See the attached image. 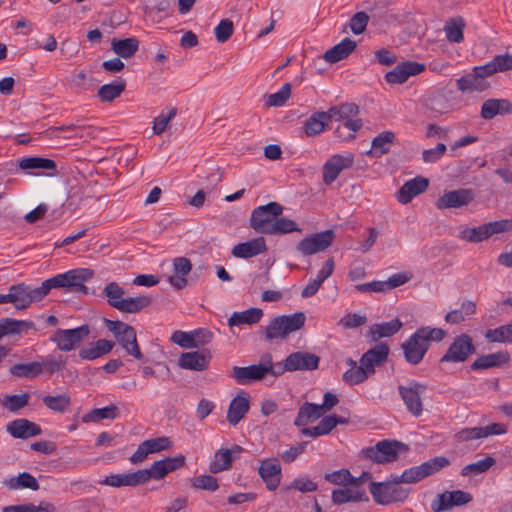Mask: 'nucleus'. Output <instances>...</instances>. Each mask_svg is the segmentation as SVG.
Wrapping results in <instances>:
<instances>
[{
	"label": "nucleus",
	"instance_id": "23",
	"mask_svg": "<svg viewBox=\"0 0 512 512\" xmlns=\"http://www.w3.org/2000/svg\"><path fill=\"white\" fill-rule=\"evenodd\" d=\"M429 185L428 179L417 176L407 182L397 192L396 198L399 203L407 204L417 195L423 193Z\"/></svg>",
	"mask_w": 512,
	"mask_h": 512
},
{
	"label": "nucleus",
	"instance_id": "3",
	"mask_svg": "<svg viewBox=\"0 0 512 512\" xmlns=\"http://www.w3.org/2000/svg\"><path fill=\"white\" fill-rule=\"evenodd\" d=\"M398 478V474H391L387 481L371 482L369 484V491L375 503L389 505L404 502L408 498L410 489L400 486L402 482Z\"/></svg>",
	"mask_w": 512,
	"mask_h": 512
},
{
	"label": "nucleus",
	"instance_id": "41",
	"mask_svg": "<svg viewBox=\"0 0 512 512\" xmlns=\"http://www.w3.org/2000/svg\"><path fill=\"white\" fill-rule=\"evenodd\" d=\"M329 122L326 111L315 112L305 121L304 132L309 137L316 136L326 129Z\"/></svg>",
	"mask_w": 512,
	"mask_h": 512
},
{
	"label": "nucleus",
	"instance_id": "13",
	"mask_svg": "<svg viewBox=\"0 0 512 512\" xmlns=\"http://www.w3.org/2000/svg\"><path fill=\"white\" fill-rule=\"evenodd\" d=\"M353 163L354 155L351 153H347L345 155H332L323 165V182L326 185L332 184L337 179L339 174L343 170L350 168L353 165Z\"/></svg>",
	"mask_w": 512,
	"mask_h": 512
},
{
	"label": "nucleus",
	"instance_id": "8",
	"mask_svg": "<svg viewBox=\"0 0 512 512\" xmlns=\"http://www.w3.org/2000/svg\"><path fill=\"white\" fill-rule=\"evenodd\" d=\"M90 330L87 325H82L73 329H57L50 338L57 349L63 352H69L78 348L81 342L89 335Z\"/></svg>",
	"mask_w": 512,
	"mask_h": 512
},
{
	"label": "nucleus",
	"instance_id": "14",
	"mask_svg": "<svg viewBox=\"0 0 512 512\" xmlns=\"http://www.w3.org/2000/svg\"><path fill=\"white\" fill-rule=\"evenodd\" d=\"M472 495L462 490L445 491L432 501L431 509L434 512H441L451 509L454 506H461L472 501Z\"/></svg>",
	"mask_w": 512,
	"mask_h": 512
},
{
	"label": "nucleus",
	"instance_id": "2",
	"mask_svg": "<svg viewBox=\"0 0 512 512\" xmlns=\"http://www.w3.org/2000/svg\"><path fill=\"white\" fill-rule=\"evenodd\" d=\"M102 294L112 308L123 313H138L152 303L151 297L145 295L125 297L124 288L117 282H109L103 288Z\"/></svg>",
	"mask_w": 512,
	"mask_h": 512
},
{
	"label": "nucleus",
	"instance_id": "38",
	"mask_svg": "<svg viewBox=\"0 0 512 512\" xmlns=\"http://www.w3.org/2000/svg\"><path fill=\"white\" fill-rule=\"evenodd\" d=\"M2 485L9 490L31 489L37 491L40 488L36 478L28 472H22L16 477L4 479Z\"/></svg>",
	"mask_w": 512,
	"mask_h": 512
},
{
	"label": "nucleus",
	"instance_id": "43",
	"mask_svg": "<svg viewBox=\"0 0 512 512\" xmlns=\"http://www.w3.org/2000/svg\"><path fill=\"white\" fill-rule=\"evenodd\" d=\"M403 324L399 319H393L390 322L373 324L369 329V336L373 341H378L383 337H390L396 334Z\"/></svg>",
	"mask_w": 512,
	"mask_h": 512
},
{
	"label": "nucleus",
	"instance_id": "36",
	"mask_svg": "<svg viewBox=\"0 0 512 512\" xmlns=\"http://www.w3.org/2000/svg\"><path fill=\"white\" fill-rule=\"evenodd\" d=\"M142 475L144 474H141L140 470L131 473L113 474L106 476L105 479L101 482V484L108 485L111 487H135L139 484H143L141 478Z\"/></svg>",
	"mask_w": 512,
	"mask_h": 512
},
{
	"label": "nucleus",
	"instance_id": "20",
	"mask_svg": "<svg viewBox=\"0 0 512 512\" xmlns=\"http://www.w3.org/2000/svg\"><path fill=\"white\" fill-rule=\"evenodd\" d=\"M173 274L167 277L169 284L176 290L184 289L187 284V276L192 270V263L186 257H176L172 263Z\"/></svg>",
	"mask_w": 512,
	"mask_h": 512
},
{
	"label": "nucleus",
	"instance_id": "54",
	"mask_svg": "<svg viewBox=\"0 0 512 512\" xmlns=\"http://www.w3.org/2000/svg\"><path fill=\"white\" fill-rule=\"evenodd\" d=\"M370 377V374L363 366V364L359 363V365L349 368L342 376V380L348 385H358L365 382Z\"/></svg>",
	"mask_w": 512,
	"mask_h": 512
},
{
	"label": "nucleus",
	"instance_id": "4",
	"mask_svg": "<svg viewBox=\"0 0 512 512\" xmlns=\"http://www.w3.org/2000/svg\"><path fill=\"white\" fill-rule=\"evenodd\" d=\"M305 320L306 316L303 312L277 316L266 326L265 339L269 342L284 339L290 333L300 330L304 326Z\"/></svg>",
	"mask_w": 512,
	"mask_h": 512
},
{
	"label": "nucleus",
	"instance_id": "22",
	"mask_svg": "<svg viewBox=\"0 0 512 512\" xmlns=\"http://www.w3.org/2000/svg\"><path fill=\"white\" fill-rule=\"evenodd\" d=\"M258 473L269 490L277 489L281 479V465L277 459L263 460L259 466Z\"/></svg>",
	"mask_w": 512,
	"mask_h": 512
},
{
	"label": "nucleus",
	"instance_id": "30",
	"mask_svg": "<svg viewBox=\"0 0 512 512\" xmlns=\"http://www.w3.org/2000/svg\"><path fill=\"white\" fill-rule=\"evenodd\" d=\"M510 361V354L507 351H498L487 355L478 357L472 364V370H483L494 367H501L508 364Z\"/></svg>",
	"mask_w": 512,
	"mask_h": 512
},
{
	"label": "nucleus",
	"instance_id": "49",
	"mask_svg": "<svg viewBox=\"0 0 512 512\" xmlns=\"http://www.w3.org/2000/svg\"><path fill=\"white\" fill-rule=\"evenodd\" d=\"M292 232H302L298 224L289 218L278 216L273 222V227L270 229L268 235H283Z\"/></svg>",
	"mask_w": 512,
	"mask_h": 512
},
{
	"label": "nucleus",
	"instance_id": "5",
	"mask_svg": "<svg viewBox=\"0 0 512 512\" xmlns=\"http://www.w3.org/2000/svg\"><path fill=\"white\" fill-rule=\"evenodd\" d=\"M407 450L408 447L399 441L381 440L375 446L363 449L361 454L374 463L385 464L397 460L399 452Z\"/></svg>",
	"mask_w": 512,
	"mask_h": 512
},
{
	"label": "nucleus",
	"instance_id": "59",
	"mask_svg": "<svg viewBox=\"0 0 512 512\" xmlns=\"http://www.w3.org/2000/svg\"><path fill=\"white\" fill-rule=\"evenodd\" d=\"M191 486L198 490L215 492L219 488L218 480L209 474H203L191 479Z\"/></svg>",
	"mask_w": 512,
	"mask_h": 512
},
{
	"label": "nucleus",
	"instance_id": "52",
	"mask_svg": "<svg viewBox=\"0 0 512 512\" xmlns=\"http://www.w3.org/2000/svg\"><path fill=\"white\" fill-rule=\"evenodd\" d=\"M326 113L329 115V119H337L345 121L351 115H357L359 113V106L354 103H342L338 106L331 107Z\"/></svg>",
	"mask_w": 512,
	"mask_h": 512
},
{
	"label": "nucleus",
	"instance_id": "10",
	"mask_svg": "<svg viewBox=\"0 0 512 512\" xmlns=\"http://www.w3.org/2000/svg\"><path fill=\"white\" fill-rule=\"evenodd\" d=\"M185 464V456L178 455L176 457H166L164 459L155 461L151 464L149 469H141L140 473L144 474L141 476L142 482L154 479L160 480L164 478L168 473L173 472Z\"/></svg>",
	"mask_w": 512,
	"mask_h": 512
},
{
	"label": "nucleus",
	"instance_id": "19",
	"mask_svg": "<svg viewBox=\"0 0 512 512\" xmlns=\"http://www.w3.org/2000/svg\"><path fill=\"white\" fill-rule=\"evenodd\" d=\"M389 352L390 348L386 343H378L362 355L359 363L363 364L370 376H372L375 374L376 367L386 362Z\"/></svg>",
	"mask_w": 512,
	"mask_h": 512
},
{
	"label": "nucleus",
	"instance_id": "37",
	"mask_svg": "<svg viewBox=\"0 0 512 512\" xmlns=\"http://www.w3.org/2000/svg\"><path fill=\"white\" fill-rule=\"evenodd\" d=\"M323 416L324 413L319 404L305 402L298 410L294 425L297 427H304L308 423L318 420Z\"/></svg>",
	"mask_w": 512,
	"mask_h": 512
},
{
	"label": "nucleus",
	"instance_id": "17",
	"mask_svg": "<svg viewBox=\"0 0 512 512\" xmlns=\"http://www.w3.org/2000/svg\"><path fill=\"white\" fill-rule=\"evenodd\" d=\"M9 289L12 295L14 307L17 310H24L33 302L42 300L41 295L38 293V287L32 289L25 283H18L10 286Z\"/></svg>",
	"mask_w": 512,
	"mask_h": 512
},
{
	"label": "nucleus",
	"instance_id": "11",
	"mask_svg": "<svg viewBox=\"0 0 512 512\" xmlns=\"http://www.w3.org/2000/svg\"><path fill=\"white\" fill-rule=\"evenodd\" d=\"M426 385L415 380L408 385H399L398 392L403 400L406 409L414 416L419 417L423 411L421 393L426 390Z\"/></svg>",
	"mask_w": 512,
	"mask_h": 512
},
{
	"label": "nucleus",
	"instance_id": "32",
	"mask_svg": "<svg viewBox=\"0 0 512 512\" xmlns=\"http://www.w3.org/2000/svg\"><path fill=\"white\" fill-rule=\"evenodd\" d=\"M356 47L357 44L354 40L350 38H344L340 43L328 49L324 53L323 58L329 63H336L346 59L356 49Z\"/></svg>",
	"mask_w": 512,
	"mask_h": 512
},
{
	"label": "nucleus",
	"instance_id": "27",
	"mask_svg": "<svg viewBox=\"0 0 512 512\" xmlns=\"http://www.w3.org/2000/svg\"><path fill=\"white\" fill-rule=\"evenodd\" d=\"M266 251V242L261 236L235 245L232 249V255L236 258L248 259Z\"/></svg>",
	"mask_w": 512,
	"mask_h": 512
},
{
	"label": "nucleus",
	"instance_id": "53",
	"mask_svg": "<svg viewBox=\"0 0 512 512\" xmlns=\"http://www.w3.org/2000/svg\"><path fill=\"white\" fill-rule=\"evenodd\" d=\"M495 464V459L491 456H486L484 459L478 460L474 463L464 466L461 470V475L464 477L475 476L486 472Z\"/></svg>",
	"mask_w": 512,
	"mask_h": 512
},
{
	"label": "nucleus",
	"instance_id": "6",
	"mask_svg": "<svg viewBox=\"0 0 512 512\" xmlns=\"http://www.w3.org/2000/svg\"><path fill=\"white\" fill-rule=\"evenodd\" d=\"M449 465L450 460L447 457L437 456L418 466L404 470L401 475H398V480L407 484L417 483Z\"/></svg>",
	"mask_w": 512,
	"mask_h": 512
},
{
	"label": "nucleus",
	"instance_id": "31",
	"mask_svg": "<svg viewBox=\"0 0 512 512\" xmlns=\"http://www.w3.org/2000/svg\"><path fill=\"white\" fill-rule=\"evenodd\" d=\"M331 500L335 505H342L348 502L368 501L369 498L365 489H354L352 486L332 491Z\"/></svg>",
	"mask_w": 512,
	"mask_h": 512
},
{
	"label": "nucleus",
	"instance_id": "9",
	"mask_svg": "<svg viewBox=\"0 0 512 512\" xmlns=\"http://www.w3.org/2000/svg\"><path fill=\"white\" fill-rule=\"evenodd\" d=\"M335 239V232L328 229L311 234L298 242L296 249L303 256H310L329 248Z\"/></svg>",
	"mask_w": 512,
	"mask_h": 512
},
{
	"label": "nucleus",
	"instance_id": "51",
	"mask_svg": "<svg viewBox=\"0 0 512 512\" xmlns=\"http://www.w3.org/2000/svg\"><path fill=\"white\" fill-rule=\"evenodd\" d=\"M30 395L23 393L20 395H4L0 399V405L10 412H17L28 405Z\"/></svg>",
	"mask_w": 512,
	"mask_h": 512
},
{
	"label": "nucleus",
	"instance_id": "1",
	"mask_svg": "<svg viewBox=\"0 0 512 512\" xmlns=\"http://www.w3.org/2000/svg\"><path fill=\"white\" fill-rule=\"evenodd\" d=\"M446 336L441 328L421 327L401 345L405 360L411 365L419 364L427 353L430 342H440Z\"/></svg>",
	"mask_w": 512,
	"mask_h": 512
},
{
	"label": "nucleus",
	"instance_id": "28",
	"mask_svg": "<svg viewBox=\"0 0 512 512\" xmlns=\"http://www.w3.org/2000/svg\"><path fill=\"white\" fill-rule=\"evenodd\" d=\"M266 375V368L257 366V364L246 367L234 366L232 368V377L241 385L262 380Z\"/></svg>",
	"mask_w": 512,
	"mask_h": 512
},
{
	"label": "nucleus",
	"instance_id": "50",
	"mask_svg": "<svg viewBox=\"0 0 512 512\" xmlns=\"http://www.w3.org/2000/svg\"><path fill=\"white\" fill-rule=\"evenodd\" d=\"M119 415L118 407L114 404L91 410L83 417V422H98L103 419H115Z\"/></svg>",
	"mask_w": 512,
	"mask_h": 512
},
{
	"label": "nucleus",
	"instance_id": "64",
	"mask_svg": "<svg viewBox=\"0 0 512 512\" xmlns=\"http://www.w3.org/2000/svg\"><path fill=\"white\" fill-rule=\"evenodd\" d=\"M234 32L233 22L229 19H223L215 27L214 33L219 43L227 42Z\"/></svg>",
	"mask_w": 512,
	"mask_h": 512
},
{
	"label": "nucleus",
	"instance_id": "33",
	"mask_svg": "<svg viewBox=\"0 0 512 512\" xmlns=\"http://www.w3.org/2000/svg\"><path fill=\"white\" fill-rule=\"evenodd\" d=\"M512 111V104L506 99H488L481 107V117L490 120L497 115L508 114Z\"/></svg>",
	"mask_w": 512,
	"mask_h": 512
},
{
	"label": "nucleus",
	"instance_id": "15",
	"mask_svg": "<svg viewBox=\"0 0 512 512\" xmlns=\"http://www.w3.org/2000/svg\"><path fill=\"white\" fill-rule=\"evenodd\" d=\"M474 199V193L471 189L461 188L445 192L436 200V207L439 210L460 208L468 205Z\"/></svg>",
	"mask_w": 512,
	"mask_h": 512
},
{
	"label": "nucleus",
	"instance_id": "21",
	"mask_svg": "<svg viewBox=\"0 0 512 512\" xmlns=\"http://www.w3.org/2000/svg\"><path fill=\"white\" fill-rule=\"evenodd\" d=\"M211 359L207 350L182 353L178 365L182 369L204 371L208 368Z\"/></svg>",
	"mask_w": 512,
	"mask_h": 512
},
{
	"label": "nucleus",
	"instance_id": "46",
	"mask_svg": "<svg viewBox=\"0 0 512 512\" xmlns=\"http://www.w3.org/2000/svg\"><path fill=\"white\" fill-rule=\"evenodd\" d=\"M126 88V82L123 79L112 83L102 85L97 92V96L102 102H112L118 98Z\"/></svg>",
	"mask_w": 512,
	"mask_h": 512
},
{
	"label": "nucleus",
	"instance_id": "18",
	"mask_svg": "<svg viewBox=\"0 0 512 512\" xmlns=\"http://www.w3.org/2000/svg\"><path fill=\"white\" fill-rule=\"evenodd\" d=\"M242 452L243 447L236 444L230 449L221 448L217 450L209 464V471L217 474L229 470L232 467L233 460L238 459Z\"/></svg>",
	"mask_w": 512,
	"mask_h": 512
},
{
	"label": "nucleus",
	"instance_id": "44",
	"mask_svg": "<svg viewBox=\"0 0 512 512\" xmlns=\"http://www.w3.org/2000/svg\"><path fill=\"white\" fill-rule=\"evenodd\" d=\"M139 41L134 37L125 39H112L111 49L112 51L121 58L127 59L138 51Z\"/></svg>",
	"mask_w": 512,
	"mask_h": 512
},
{
	"label": "nucleus",
	"instance_id": "63",
	"mask_svg": "<svg viewBox=\"0 0 512 512\" xmlns=\"http://www.w3.org/2000/svg\"><path fill=\"white\" fill-rule=\"evenodd\" d=\"M324 479L331 484L345 487V486H350V481L352 480V475L348 469H340V470H336L331 473L325 474Z\"/></svg>",
	"mask_w": 512,
	"mask_h": 512
},
{
	"label": "nucleus",
	"instance_id": "62",
	"mask_svg": "<svg viewBox=\"0 0 512 512\" xmlns=\"http://www.w3.org/2000/svg\"><path fill=\"white\" fill-rule=\"evenodd\" d=\"M426 107L436 114L449 111V103L443 94H436L426 100Z\"/></svg>",
	"mask_w": 512,
	"mask_h": 512
},
{
	"label": "nucleus",
	"instance_id": "7",
	"mask_svg": "<svg viewBox=\"0 0 512 512\" xmlns=\"http://www.w3.org/2000/svg\"><path fill=\"white\" fill-rule=\"evenodd\" d=\"M283 213V206L277 202H269L255 208L250 217V227L257 233L268 235L273 222Z\"/></svg>",
	"mask_w": 512,
	"mask_h": 512
},
{
	"label": "nucleus",
	"instance_id": "55",
	"mask_svg": "<svg viewBox=\"0 0 512 512\" xmlns=\"http://www.w3.org/2000/svg\"><path fill=\"white\" fill-rule=\"evenodd\" d=\"M485 338L490 342H512V323L502 325L495 329H488L485 332Z\"/></svg>",
	"mask_w": 512,
	"mask_h": 512
},
{
	"label": "nucleus",
	"instance_id": "40",
	"mask_svg": "<svg viewBox=\"0 0 512 512\" xmlns=\"http://www.w3.org/2000/svg\"><path fill=\"white\" fill-rule=\"evenodd\" d=\"M489 83L481 79L474 71L468 73L457 80V88L461 92H482L489 88Z\"/></svg>",
	"mask_w": 512,
	"mask_h": 512
},
{
	"label": "nucleus",
	"instance_id": "34",
	"mask_svg": "<svg viewBox=\"0 0 512 512\" xmlns=\"http://www.w3.org/2000/svg\"><path fill=\"white\" fill-rule=\"evenodd\" d=\"M114 342L99 339L94 343H90L88 346L83 347L79 350V357L83 360H95L103 355L111 352L114 347Z\"/></svg>",
	"mask_w": 512,
	"mask_h": 512
},
{
	"label": "nucleus",
	"instance_id": "24",
	"mask_svg": "<svg viewBox=\"0 0 512 512\" xmlns=\"http://www.w3.org/2000/svg\"><path fill=\"white\" fill-rule=\"evenodd\" d=\"M6 431L17 439H27L41 434V428L38 424L25 418H20L9 422L6 425Z\"/></svg>",
	"mask_w": 512,
	"mask_h": 512
},
{
	"label": "nucleus",
	"instance_id": "58",
	"mask_svg": "<svg viewBox=\"0 0 512 512\" xmlns=\"http://www.w3.org/2000/svg\"><path fill=\"white\" fill-rule=\"evenodd\" d=\"M38 293L43 299L52 289L67 288V280L65 273L57 274L44 282L38 287Z\"/></svg>",
	"mask_w": 512,
	"mask_h": 512
},
{
	"label": "nucleus",
	"instance_id": "25",
	"mask_svg": "<svg viewBox=\"0 0 512 512\" xmlns=\"http://www.w3.org/2000/svg\"><path fill=\"white\" fill-rule=\"evenodd\" d=\"M65 276L68 289L86 295L88 294V287L85 282L93 278L94 272L89 268H78L65 272Z\"/></svg>",
	"mask_w": 512,
	"mask_h": 512
},
{
	"label": "nucleus",
	"instance_id": "26",
	"mask_svg": "<svg viewBox=\"0 0 512 512\" xmlns=\"http://www.w3.org/2000/svg\"><path fill=\"white\" fill-rule=\"evenodd\" d=\"M287 358L288 365L292 372L297 370H315L318 368L320 362L319 356L309 352H293L289 354Z\"/></svg>",
	"mask_w": 512,
	"mask_h": 512
},
{
	"label": "nucleus",
	"instance_id": "60",
	"mask_svg": "<svg viewBox=\"0 0 512 512\" xmlns=\"http://www.w3.org/2000/svg\"><path fill=\"white\" fill-rule=\"evenodd\" d=\"M177 109L175 107L170 108L167 113H160L153 122L152 130L153 134L161 135L168 127L169 123L175 118Z\"/></svg>",
	"mask_w": 512,
	"mask_h": 512
},
{
	"label": "nucleus",
	"instance_id": "47",
	"mask_svg": "<svg viewBox=\"0 0 512 512\" xmlns=\"http://www.w3.org/2000/svg\"><path fill=\"white\" fill-rule=\"evenodd\" d=\"M9 373L18 378H36L41 375L39 361L15 364L10 367Z\"/></svg>",
	"mask_w": 512,
	"mask_h": 512
},
{
	"label": "nucleus",
	"instance_id": "29",
	"mask_svg": "<svg viewBox=\"0 0 512 512\" xmlns=\"http://www.w3.org/2000/svg\"><path fill=\"white\" fill-rule=\"evenodd\" d=\"M250 407L249 398L246 393L234 397L228 407L227 421L231 425H237L248 412Z\"/></svg>",
	"mask_w": 512,
	"mask_h": 512
},
{
	"label": "nucleus",
	"instance_id": "42",
	"mask_svg": "<svg viewBox=\"0 0 512 512\" xmlns=\"http://www.w3.org/2000/svg\"><path fill=\"white\" fill-rule=\"evenodd\" d=\"M262 316L263 311L260 308H249L242 312H233L228 319V325L234 327L243 324H256L261 320Z\"/></svg>",
	"mask_w": 512,
	"mask_h": 512
},
{
	"label": "nucleus",
	"instance_id": "56",
	"mask_svg": "<svg viewBox=\"0 0 512 512\" xmlns=\"http://www.w3.org/2000/svg\"><path fill=\"white\" fill-rule=\"evenodd\" d=\"M363 126V122L361 119H350L348 118L343 122V126H339L336 128L335 133L339 138H343L344 140H350L355 137V133L359 131Z\"/></svg>",
	"mask_w": 512,
	"mask_h": 512
},
{
	"label": "nucleus",
	"instance_id": "39",
	"mask_svg": "<svg viewBox=\"0 0 512 512\" xmlns=\"http://www.w3.org/2000/svg\"><path fill=\"white\" fill-rule=\"evenodd\" d=\"M21 170H47L51 171L48 175L52 176L57 173L56 162L52 159L42 157H27L18 161Z\"/></svg>",
	"mask_w": 512,
	"mask_h": 512
},
{
	"label": "nucleus",
	"instance_id": "12",
	"mask_svg": "<svg viewBox=\"0 0 512 512\" xmlns=\"http://www.w3.org/2000/svg\"><path fill=\"white\" fill-rule=\"evenodd\" d=\"M472 338L467 334L456 336L440 362H464L475 353Z\"/></svg>",
	"mask_w": 512,
	"mask_h": 512
},
{
	"label": "nucleus",
	"instance_id": "57",
	"mask_svg": "<svg viewBox=\"0 0 512 512\" xmlns=\"http://www.w3.org/2000/svg\"><path fill=\"white\" fill-rule=\"evenodd\" d=\"M291 84L285 83L279 91L276 93L270 94L267 96L265 100V105L267 107H280L283 106L291 95Z\"/></svg>",
	"mask_w": 512,
	"mask_h": 512
},
{
	"label": "nucleus",
	"instance_id": "16",
	"mask_svg": "<svg viewBox=\"0 0 512 512\" xmlns=\"http://www.w3.org/2000/svg\"><path fill=\"white\" fill-rule=\"evenodd\" d=\"M425 70V65L415 61H405L385 74L389 84H403L410 76L418 75Z\"/></svg>",
	"mask_w": 512,
	"mask_h": 512
},
{
	"label": "nucleus",
	"instance_id": "48",
	"mask_svg": "<svg viewBox=\"0 0 512 512\" xmlns=\"http://www.w3.org/2000/svg\"><path fill=\"white\" fill-rule=\"evenodd\" d=\"M42 402L50 410L59 413L66 412L71 406V398L67 393L56 396H44Z\"/></svg>",
	"mask_w": 512,
	"mask_h": 512
},
{
	"label": "nucleus",
	"instance_id": "35",
	"mask_svg": "<svg viewBox=\"0 0 512 512\" xmlns=\"http://www.w3.org/2000/svg\"><path fill=\"white\" fill-rule=\"evenodd\" d=\"M116 341L125 350L127 355L133 356L139 361H144V355L138 345L137 334L134 327H131L129 330L122 333V335L118 336Z\"/></svg>",
	"mask_w": 512,
	"mask_h": 512
},
{
	"label": "nucleus",
	"instance_id": "61",
	"mask_svg": "<svg viewBox=\"0 0 512 512\" xmlns=\"http://www.w3.org/2000/svg\"><path fill=\"white\" fill-rule=\"evenodd\" d=\"M485 232L484 225L474 228H464L459 232L458 238L467 242L478 243L487 239Z\"/></svg>",
	"mask_w": 512,
	"mask_h": 512
},
{
	"label": "nucleus",
	"instance_id": "45",
	"mask_svg": "<svg viewBox=\"0 0 512 512\" xmlns=\"http://www.w3.org/2000/svg\"><path fill=\"white\" fill-rule=\"evenodd\" d=\"M396 136L392 131H384L373 138L371 150L368 152L375 157H381L390 151V145L395 142Z\"/></svg>",
	"mask_w": 512,
	"mask_h": 512
}]
</instances>
